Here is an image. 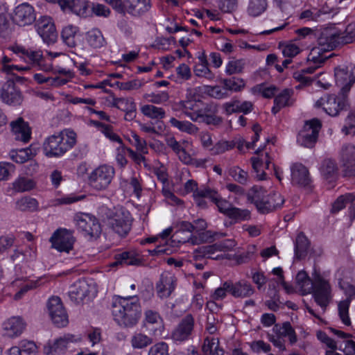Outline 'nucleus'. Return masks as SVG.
<instances>
[{
  "instance_id": "49",
  "label": "nucleus",
  "mask_w": 355,
  "mask_h": 355,
  "mask_svg": "<svg viewBox=\"0 0 355 355\" xmlns=\"http://www.w3.org/2000/svg\"><path fill=\"white\" fill-rule=\"evenodd\" d=\"M193 71L197 76L204 77L209 80L214 78V74L208 67L207 60L205 55L198 57V62L196 64Z\"/></svg>"
},
{
  "instance_id": "14",
  "label": "nucleus",
  "mask_w": 355,
  "mask_h": 355,
  "mask_svg": "<svg viewBox=\"0 0 355 355\" xmlns=\"http://www.w3.org/2000/svg\"><path fill=\"white\" fill-rule=\"evenodd\" d=\"M47 309L52 322L57 327H64L68 324V315L59 297L52 296L49 299Z\"/></svg>"
},
{
  "instance_id": "51",
  "label": "nucleus",
  "mask_w": 355,
  "mask_h": 355,
  "mask_svg": "<svg viewBox=\"0 0 355 355\" xmlns=\"http://www.w3.org/2000/svg\"><path fill=\"white\" fill-rule=\"evenodd\" d=\"M130 343L134 349H143L153 343V339L147 335L136 332L130 339Z\"/></svg>"
},
{
  "instance_id": "42",
  "label": "nucleus",
  "mask_w": 355,
  "mask_h": 355,
  "mask_svg": "<svg viewBox=\"0 0 355 355\" xmlns=\"http://www.w3.org/2000/svg\"><path fill=\"white\" fill-rule=\"evenodd\" d=\"M263 150V147H259L255 152L257 156L251 158L252 168L257 173L262 170L263 164H265L266 168H269V165L270 164L268 153H266L265 154H260Z\"/></svg>"
},
{
  "instance_id": "64",
  "label": "nucleus",
  "mask_w": 355,
  "mask_h": 355,
  "mask_svg": "<svg viewBox=\"0 0 355 355\" xmlns=\"http://www.w3.org/2000/svg\"><path fill=\"white\" fill-rule=\"evenodd\" d=\"M148 355H169L168 344L163 341L154 344L149 348Z\"/></svg>"
},
{
  "instance_id": "29",
  "label": "nucleus",
  "mask_w": 355,
  "mask_h": 355,
  "mask_svg": "<svg viewBox=\"0 0 355 355\" xmlns=\"http://www.w3.org/2000/svg\"><path fill=\"white\" fill-rule=\"evenodd\" d=\"M1 98L4 103L13 106L21 105L23 101L21 92L13 83L8 84L2 89Z\"/></svg>"
},
{
  "instance_id": "35",
  "label": "nucleus",
  "mask_w": 355,
  "mask_h": 355,
  "mask_svg": "<svg viewBox=\"0 0 355 355\" xmlns=\"http://www.w3.org/2000/svg\"><path fill=\"white\" fill-rule=\"evenodd\" d=\"M79 28L72 24H67L63 27L61 32V38L63 42L69 47L76 46L79 39Z\"/></svg>"
},
{
  "instance_id": "25",
  "label": "nucleus",
  "mask_w": 355,
  "mask_h": 355,
  "mask_svg": "<svg viewBox=\"0 0 355 355\" xmlns=\"http://www.w3.org/2000/svg\"><path fill=\"white\" fill-rule=\"evenodd\" d=\"M26 323L22 318L19 316L11 317L2 324L3 335L9 338L19 336L25 330Z\"/></svg>"
},
{
  "instance_id": "53",
  "label": "nucleus",
  "mask_w": 355,
  "mask_h": 355,
  "mask_svg": "<svg viewBox=\"0 0 355 355\" xmlns=\"http://www.w3.org/2000/svg\"><path fill=\"white\" fill-rule=\"evenodd\" d=\"M251 91L254 94H261L264 98H270L275 95L277 88L274 85L259 84L253 87Z\"/></svg>"
},
{
  "instance_id": "32",
  "label": "nucleus",
  "mask_w": 355,
  "mask_h": 355,
  "mask_svg": "<svg viewBox=\"0 0 355 355\" xmlns=\"http://www.w3.org/2000/svg\"><path fill=\"white\" fill-rule=\"evenodd\" d=\"M291 180L295 184L306 186L309 184L310 178L308 169L302 164L296 163L291 166Z\"/></svg>"
},
{
  "instance_id": "22",
  "label": "nucleus",
  "mask_w": 355,
  "mask_h": 355,
  "mask_svg": "<svg viewBox=\"0 0 355 355\" xmlns=\"http://www.w3.org/2000/svg\"><path fill=\"white\" fill-rule=\"evenodd\" d=\"M80 338L73 334H64L55 339L53 343H49L44 347V352L46 355H57L62 354L67 348L68 345L80 340Z\"/></svg>"
},
{
  "instance_id": "1",
  "label": "nucleus",
  "mask_w": 355,
  "mask_h": 355,
  "mask_svg": "<svg viewBox=\"0 0 355 355\" xmlns=\"http://www.w3.org/2000/svg\"><path fill=\"white\" fill-rule=\"evenodd\" d=\"M174 110L182 113L195 122H203L207 125H218L222 123V118L216 115L218 106L216 103L203 104L200 101L191 98L175 104Z\"/></svg>"
},
{
  "instance_id": "16",
  "label": "nucleus",
  "mask_w": 355,
  "mask_h": 355,
  "mask_svg": "<svg viewBox=\"0 0 355 355\" xmlns=\"http://www.w3.org/2000/svg\"><path fill=\"white\" fill-rule=\"evenodd\" d=\"M76 225L85 235L98 237L101 232V225L95 216L85 213L78 214L75 216Z\"/></svg>"
},
{
  "instance_id": "36",
  "label": "nucleus",
  "mask_w": 355,
  "mask_h": 355,
  "mask_svg": "<svg viewBox=\"0 0 355 355\" xmlns=\"http://www.w3.org/2000/svg\"><path fill=\"white\" fill-rule=\"evenodd\" d=\"M320 171L325 180L331 182L337 178L338 168L335 160L327 158L322 162Z\"/></svg>"
},
{
  "instance_id": "40",
  "label": "nucleus",
  "mask_w": 355,
  "mask_h": 355,
  "mask_svg": "<svg viewBox=\"0 0 355 355\" xmlns=\"http://www.w3.org/2000/svg\"><path fill=\"white\" fill-rule=\"evenodd\" d=\"M85 38L88 45L94 49H100L106 44V40L98 28H93L87 32Z\"/></svg>"
},
{
  "instance_id": "43",
  "label": "nucleus",
  "mask_w": 355,
  "mask_h": 355,
  "mask_svg": "<svg viewBox=\"0 0 355 355\" xmlns=\"http://www.w3.org/2000/svg\"><path fill=\"white\" fill-rule=\"evenodd\" d=\"M141 263L140 259L131 252H125L116 255V260L110 263L111 267H115L120 265L124 266H137Z\"/></svg>"
},
{
  "instance_id": "48",
  "label": "nucleus",
  "mask_w": 355,
  "mask_h": 355,
  "mask_svg": "<svg viewBox=\"0 0 355 355\" xmlns=\"http://www.w3.org/2000/svg\"><path fill=\"white\" fill-rule=\"evenodd\" d=\"M222 83L225 90L230 92H239L242 91L245 87V80L242 78L237 77H232L230 78H225L222 80Z\"/></svg>"
},
{
  "instance_id": "24",
  "label": "nucleus",
  "mask_w": 355,
  "mask_h": 355,
  "mask_svg": "<svg viewBox=\"0 0 355 355\" xmlns=\"http://www.w3.org/2000/svg\"><path fill=\"white\" fill-rule=\"evenodd\" d=\"M35 19L34 8L28 3L17 6L14 11L13 21L21 26L29 25Z\"/></svg>"
},
{
  "instance_id": "27",
  "label": "nucleus",
  "mask_w": 355,
  "mask_h": 355,
  "mask_svg": "<svg viewBox=\"0 0 355 355\" xmlns=\"http://www.w3.org/2000/svg\"><path fill=\"white\" fill-rule=\"evenodd\" d=\"M11 132L15 139L24 143L28 142L31 136V129L23 118L18 117L10 123Z\"/></svg>"
},
{
  "instance_id": "54",
  "label": "nucleus",
  "mask_w": 355,
  "mask_h": 355,
  "mask_svg": "<svg viewBox=\"0 0 355 355\" xmlns=\"http://www.w3.org/2000/svg\"><path fill=\"white\" fill-rule=\"evenodd\" d=\"M266 6V0H250L248 7V12L252 17H257L264 12Z\"/></svg>"
},
{
  "instance_id": "4",
  "label": "nucleus",
  "mask_w": 355,
  "mask_h": 355,
  "mask_svg": "<svg viewBox=\"0 0 355 355\" xmlns=\"http://www.w3.org/2000/svg\"><path fill=\"white\" fill-rule=\"evenodd\" d=\"M249 202L253 203L261 214H268L282 206L284 198L279 193L274 192L267 195L266 191L261 187L254 186L247 193Z\"/></svg>"
},
{
  "instance_id": "12",
  "label": "nucleus",
  "mask_w": 355,
  "mask_h": 355,
  "mask_svg": "<svg viewBox=\"0 0 355 355\" xmlns=\"http://www.w3.org/2000/svg\"><path fill=\"white\" fill-rule=\"evenodd\" d=\"M73 233V231L65 228L58 229L50 238L52 247L60 252L69 253L76 241Z\"/></svg>"
},
{
  "instance_id": "57",
  "label": "nucleus",
  "mask_w": 355,
  "mask_h": 355,
  "mask_svg": "<svg viewBox=\"0 0 355 355\" xmlns=\"http://www.w3.org/2000/svg\"><path fill=\"white\" fill-rule=\"evenodd\" d=\"M17 347L20 355H37V347L33 341L23 340L20 341Z\"/></svg>"
},
{
  "instance_id": "26",
  "label": "nucleus",
  "mask_w": 355,
  "mask_h": 355,
  "mask_svg": "<svg viewBox=\"0 0 355 355\" xmlns=\"http://www.w3.org/2000/svg\"><path fill=\"white\" fill-rule=\"evenodd\" d=\"M176 286V278L170 272H163L159 282L156 284L157 295L160 298L168 297L175 290Z\"/></svg>"
},
{
  "instance_id": "63",
  "label": "nucleus",
  "mask_w": 355,
  "mask_h": 355,
  "mask_svg": "<svg viewBox=\"0 0 355 355\" xmlns=\"http://www.w3.org/2000/svg\"><path fill=\"white\" fill-rule=\"evenodd\" d=\"M245 63L242 60L230 61L226 65L225 72L227 75L240 73L244 68Z\"/></svg>"
},
{
  "instance_id": "28",
  "label": "nucleus",
  "mask_w": 355,
  "mask_h": 355,
  "mask_svg": "<svg viewBox=\"0 0 355 355\" xmlns=\"http://www.w3.org/2000/svg\"><path fill=\"white\" fill-rule=\"evenodd\" d=\"M340 162L345 175L347 176L348 170L352 169L355 165V146L346 144L342 147L340 153Z\"/></svg>"
},
{
  "instance_id": "10",
  "label": "nucleus",
  "mask_w": 355,
  "mask_h": 355,
  "mask_svg": "<svg viewBox=\"0 0 355 355\" xmlns=\"http://www.w3.org/2000/svg\"><path fill=\"white\" fill-rule=\"evenodd\" d=\"M338 286L347 296V298L340 301L338 304V314L343 323L345 325H350L351 320L349 316V308L352 299L355 298V286L350 282L338 279Z\"/></svg>"
},
{
  "instance_id": "37",
  "label": "nucleus",
  "mask_w": 355,
  "mask_h": 355,
  "mask_svg": "<svg viewBox=\"0 0 355 355\" xmlns=\"http://www.w3.org/2000/svg\"><path fill=\"white\" fill-rule=\"evenodd\" d=\"M202 196H207L208 198L213 201L217 206L220 212L227 216L229 211L232 207L231 203L227 200L223 199L217 191L214 190H205L200 193Z\"/></svg>"
},
{
  "instance_id": "3",
  "label": "nucleus",
  "mask_w": 355,
  "mask_h": 355,
  "mask_svg": "<svg viewBox=\"0 0 355 355\" xmlns=\"http://www.w3.org/2000/svg\"><path fill=\"white\" fill-rule=\"evenodd\" d=\"M77 141L76 133L64 129L48 137L43 143V152L47 157H59L73 148Z\"/></svg>"
},
{
  "instance_id": "45",
  "label": "nucleus",
  "mask_w": 355,
  "mask_h": 355,
  "mask_svg": "<svg viewBox=\"0 0 355 355\" xmlns=\"http://www.w3.org/2000/svg\"><path fill=\"white\" fill-rule=\"evenodd\" d=\"M169 123L172 127L189 135H196L198 132V128L188 121H179L174 117H171Z\"/></svg>"
},
{
  "instance_id": "20",
  "label": "nucleus",
  "mask_w": 355,
  "mask_h": 355,
  "mask_svg": "<svg viewBox=\"0 0 355 355\" xmlns=\"http://www.w3.org/2000/svg\"><path fill=\"white\" fill-rule=\"evenodd\" d=\"M152 8V0H123L124 11L133 17L146 16Z\"/></svg>"
},
{
  "instance_id": "6",
  "label": "nucleus",
  "mask_w": 355,
  "mask_h": 355,
  "mask_svg": "<svg viewBox=\"0 0 355 355\" xmlns=\"http://www.w3.org/2000/svg\"><path fill=\"white\" fill-rule=\"evenodd\" d=\"M315 106L322 107L327 114L336 116L349 107L347 94L340 92L338 95H324L315 102Z\"/></svg>"
},
{
  "instance_id": "34",
  "label": "nucleus",
  "mask_w": 355,
  "mask_h": 355,
  "mask_svg": "<svg viewBox=\"0 0 355 355\" xmlns=\"http://www.w3.org/2000/svg\"><path fill=\"white\" fill-rule=\"evenodd\" d=\"M295 283L302 295L311 293L315 286L314 279H311L304 270L297 272Z\"/></svg>"
},
{
  "instance_id": "62",
  "label": "nucleus",
  "mask_w": 355,
  "mask_h": 355,
  "mask_svg": "<svg viewBox=\"0 0 355 355\" xmlns=\"http://www.w3.org/2000/svg\"><path fill=\"white\" fill-rule=\"evenodd\" d=\"M227 292L231 294L230 281L223 282L220 287L214 291L211 297L214 300H221L226 297Z\"/></svg>"
},
{
  "instance_id": "2",
  "label": "nucleus",
  "mask_w": 355,
  "mask_h": 355,
  "mask_svg": "<svg viewBox=\"0 0 355 355\" xmlns=\"http://www.w3.org/2000/svg\"><path fill=\"white\" fill-rule=\"evenodd\" d=\"M112 315L115 322L123 328H132L138 323L141 307L138 297L114 296L112 301Z\"/></svg>"
},
{
  "instance_id": "56",
  "label": "nucleus",
  "mask_w": 355,
  "mask_h": 355,
  "mask_svg": "<svg viewBox=\"0 0 355 355\" xmlns=\"http://www.w3.org/2000/svg\"><path fill=\"white\" fill-rule=\"evenodd\" d=\"M143 98L150 103L162 104L168 101L169 96L168 92H161L159 93L144 94Z\"/></svg>"
},
{
  "instance_id": "39",
  "label": "nucleus",
  "mask_w": 355,
  "mask_h": 355,
  "mask_svg": "<svg viewBox=\"0 0 355 355\" xmlns=\"http://www.w3.org/2000/svg\"><path fill=\"white\" fill-rule=\"evenodd\" d=\"M38 201L30 196H24L17 199L15 203V209L22 212H33L38 209Z\"/></svg>"
},
{
  "instance_id": "60",
  "label": "nucleus",
  "mask_w": 355,
  "mask_h": 355,
  "mask_svg": "<svg viewBox=\"0 0 355 355\" xmlns=\"http://www.w3.org/2000/svg\"><path fill=\"white\" fill-rule=\"evenodd\" d=\"M234 146L235 145L233 141L221 140L217 142L215 145H213L210 152L211 155L222 154L234 148Z\"/></svg>"
},
{
  "instance_id": "50",
  "label": "nucleus",
  "mask_w": 355,
  "mask_h": 355,
  "mask_svg": "<svg viewBox=\"0 0 355 355\" xmlns=\"http://www.w3.org/2000/svg\"><path fill=\"white\" fill-rule=\"evenodd\" d=\"M35 187V182L29 178L19 177L12 182V189L18 193L29 191Z\"/></svg>"
},
{
  "instance_id": "44",
  "label": "nucleus",
  "mask_w": 355,
  "mask_h": 355,
  "mask_svg": "<svg viewBox=\"0 0 355 355\" xmlns=\"http://www.w3.org/2000/svg\"><path fill=\"white\" fill-rule=\"evenodd\" d=\"M140 110L145 116L151 119L160 120L166 116L165 110L162 107L152 104L142 105Z\"/></svg>"
},
{
  "instance_id": "52",
  "label": "nucleus",
  "mask_w": 355,
  "mask_h": 355,
  "mask_svg": "<svg viewBox=\"0 0 355 355\" xmlns=\"http://www.w3.org/2000/svg\"><path fill=\"white\" fill-rule=\"evenodd\" d=\"M68 9L78 16H86L89 9L87 0H71Z\"/></svg>"
},
{
  "instance_id": "13",
  "label": "nucleus",
  "mask_w": 355,
  "mask_h": 355,
  "mask_svg": "<svg viewBox=\"0 0 355 355\" xmlns=\"http://www.w3.org/2000/svg\"><path fill=\"white\" fill-rule=\"evenodd\" d=\"M234 246V243L230 240H226L211 245H204L199 247L193 252V257L198 259L202 257H208L213 259H223V254L214 256L217 252H226L231 250Z\"/></svg>"
},
{
  "instance_id": "46",
  "label": "nucleus",
  "mask_w": 355,
  "mask_h": 355,
  "mask_svg": "<svg viewBox=\"0 0 355 355\" xmlns=\"http://www.w3.org/2000/svg\"><path fill=\"white\" fill-rule=\"evenodd\" d=\"M10 159L16 163L23 164L33 158L35 153L30 148L19 150H12L10 153Z\"/></svg>"
},
{
  "instance_id": "23",
  "label": "nucleus",
  "mask_w": 355,
  "mask_h": 355,
  "mask_svg": "<svg viewBox=\"0 0 355 355\" xmlns=\"http://www.w3.org/2000/svg\"><path fill=\"white\" fill-rule=\"evenodd\" d=\"M178 230L172 236L173 241L179 243H191L193 245L198 243V237L193 234L192 223L188 221H180L178 223Z\"/></svg>"
},
{
  "instance_id": "31",
  "label": "nucleus",
  "mask_w": 355,
  "mask_h": 355,
  "mask_svg": "<svg viewBox=\"0 0 355 355\" xmlns=\"http://www.w3.org/2000/svg\"><path fill=\"white\" fill-rule=\"evenodd\" d=\"M231 295L236 298H245L252 295L254 288L251 284L245 280L233 283L230 281Z\"/></svg>"
},
{
  "instance_id": "19",
  "label": "nucleus",
  "mask_w": 355,
  "mask_h": 355,
  "mask_svg": "<svg viewBox=\"0 0 355 355\" xmlns=\"http://www.w3.org/2000/svg\"><path fill=\"white\" fill-rule=\"evenodd\" d=\"M95 293L93 284H89L85 279H79L71 286L69 295L71 300L79 304L87 297L94 296Z\"/></svg>"
},
{
  "instance_id": "7",
  "label": "nucleus",
  "mask_w": 355,
  "mask_h": 355,
  "mask_svg": "<svg viewBox=\"0 0 355 355\" xmlns=\"http://www.w3.org/2000/svg\"><path fill=\"white\" fill-rule=\"evenodd\" d=\"M312 277L315 280V286L312 291L314 300L324 312L332 299L331 285L329 281L316 270L312 273Z\"/></svg>"
},
{
  "instance_id": "21",
  "label": "nucleus",
  "mask_w": 355,
  "mask_h": 355,
  "mask_svg": "<svg viewBox=\"0 0 355 355\" xmlns=\"http://www.w3.org/2000/svg\"><path fill=\"white\" fill-rule=\"evenodd\" d=\"M10 49L24 62L31 64L32 66L41 67L43 55L40 50L26 49L21 45L12 46Z\"/></svg>"
},
{
  "instance_id": "41",
  "label": "nucleus",
  "mask_w": 355,
  "mask_h": 355,
  "mask_svg": "<svg viewBox=\"0 0 355 355\" xmlns=\"http://www.w3.org/2000/svg\"><path fill=\"white\" fill-rule=\"evenodd\" d=\"M204 355H223V350L219 347L218 338L207 337L202 347Z\"/></svg>"
},
{
  "instance_id": "59",
  "label": "nucleus",
  "mask_w": 355,
  "mask_h": 355,
  "mask_svg": "<svg viewBox=\"0 0 355 355\" xmlns=\"http://www.w3.org/2000/svg\"><path fill=\"white\" fill-rule=\"evenodd\" d=\"M206 93L212 98L217 99L226 98L230 96V94L228 93L225 87L216 85L209 86L206 85Z\"/></svg>"
},
{
  "instance_id": "18",
  "label": "nucleus",
  "mask_w": 355,
  "mask_h": 355,
  "mask_svg": "<svg viewBox=\"0 0 355 355\" xmlns=\"http://www.w3.org/2000/svg\"><path fill=\"white\" fill-rule=\"evenodd\" d=\"M335 80L340 92L347 94L355 82V67L340 66L335 69Z\"/></svg>"
},
{
  "instance_id": "61",
  "label": "nucleus",
  "mask_w": 355,
  "mask_h": 355,
  "mask_svg": "<svg viewBox=\"0 0 355 355\" xmlns=\"http://www.w3.org/2000/svg\"><path fill=\"white\" fill-rule=\"evenodd\" d=\"M229 174L235 181L241 184H245L248 180V173L239 167L230 168Z\"/></svg>"
},
{
  "instance_id": "8",
  "label": "nucleus",
  "mask_w": 355,
  "mask_h": 355,
  "mask_svg": "<svg viewBox=\"0 0 355 355\" xmlns=\"http://www.w3.org/2000/svg\"><path fill=\"white\" fill-rule=\"evenodd\" d=\"M114 175V167L107 164L100 165L89 174L88 182L93 189L97 191L105 190L111 184Z\"/></svg>"
},
{
  "instance_id": "58",
  "label": "nucleus",
  "mask_w": 355,
  "mask_h": 355,
  "mask_svg": "<svg viewBox=\"0 0 355 355\" xmlns=\"http://www.w3.org/2000/svg\"><path fill=\"white\" fill-rule=\"evenodd\" d=\"M227 216L236 221L247 220L250 218V211L232 206Z\"/></svg>"
},
{
  "instance_id": "11",
  "label": "nucleus",
  "mask_w": 355,
  "mask_h": 355,
  "mask_svg": "<svg viewBox=\"0 0 355 355\" xmlns=\"http://www.w3.org/2000/svg\"><path fill=\"white\" fill-rule=\"evenodd\" d=\"M321 128V123L317 119L306 121L297 138V143L306 148H312L315 146L318 132Z\"/></svg>"
},
{
  "instance_id": "55",
  "label": "nucleus",
  "mask_w": 355,
  "mask_h": 355,
  "mask_svg": "<svg viewBox=\"0 0 355 355\" xmlns=\"http://www.w3.org/2000/svg\"><path fill=\"white\" fill-rule=\"evenodd\" d=\"M354 200L355 196L353 193H346L340 196L333 204L331 211L334 213L338 212L340 210L345 207L347 203L353 202Z\"/></svg>"
},
{
  "instance_id": "9",
  "label": "nucleus",
  "mask_w": 355,
  "mask_h": 355,
  "mask_svg": "<svg viewBox=\"0 0 355 355\" xmlns=\"http://www.w3.org/2000/svg\"><path fill=\"white\" fill-rule=\"evenodd\" d=\"M334 42L329 36L328 32L322 33L318 38V46L313 47L307 55V62L321 66L329 58L325 53L336 48Z\"/></svg>"
},
{
  "instance_id": "30",
  "label": "nucleus",
  "mask_w": 355,
  "mask_h": 355,
  "mask_svg": "<svg viewBox=\"0 0 355 355\" xmlns=\"http://www.w3.org/2000/svg\"><path fill=\"white\" fill-rule=\"evenodd\" d=\"M328 35L336 47L352 43L355 40V24H348L344 33H328Z\"/></svg>"
},
{
  "instance_id": "33",
  "label": "nucleus",
  "mask_w": 355,
  "mask_h": 355,
  "mask_svg": "<svg viewBox=\"0 0 355 355\" xmlns=\"http://www.w3.org/2000/svg\"><path fill=\"white\" fill-rule=\"evenodd\" d=\"M293 90L292 89H284L279 93L274 99V106L272 107V112L276 114L282 108L293 105Z\"/></svg>"
},
{
  "instance_id": "15",
  "label": "nucleus",
  "mask_w": 355,
  "mask_h": 355,
  "mask_svg": "<svg viewBox=\"0 0 355 355\" xmlns=\"http://www.w3.org/2000/svg\"><path fill=\"white\" fill-rule=\"evenodd\" d=\"M35 30L44 43L54 44L58 33L53 19L49 16L40 17L35 24Z\"/></svg>"
},
{
  "instance_id": "17",
  "label": "nucleus",
  "mask_w": 355,
  "mask_h": 355,
  "mask_svg": "<svg viewBox=\"0 0 355 355\" xmlns=\"http://www.w3.org/2000/svg\"><path fill=\"white\" fill-rule=\"evenodd\" d=\"M194 319L190 314L183 318L171 332V338L176 344H181L191 337Z\"/></svg>"
},
{
  "instance_id": "47",
  "label": "nucleus",
  "mask_w": 355,
  "mask_h": 355,
  "mask_svg": "<svg viewBox=\"0 0 355 355\" xmlns=\"http://www.w3.org/2000/svg\"><path fill=\"white\" fill-rule=\"evenodd\" d=\"M309 246L308 239L303 233L297 235L295 246V257L301 259L306 257Z\"/></svg>"
},
{
  "instance_id": "5",
  "label": "nucleus",
  "mask_w": 355,
  "mask_h": 355,
  "mask_svg": "<svg viewBox=\"0 0 355 355\" xmlns=\"http://www.w3.org/2000/svg\"><path fill=\"white\" fill-rule=\"evenodd\" d=\"M107 225L120 236H125L131 229L130 212L123 207H115L107 213Z\"/></svg>"
},
{
  "instance_id": "38",
  "label": "nucleus",
  "mask_w": 355,
  "mask_h": 355,
  "mask_svg": "<svg viewBox=\"0 0 355 355\" xmlns=\"http://www.w3.org/2000/svg\"><path fill=\"white\" fill-rule=\"evenodd\" d=\"M272 331L276 336L280 338L288 337L291 345L295 343L297 340L295 331L288 322H284L282 324H275Z\"/></svg>"
}]
</instances>
